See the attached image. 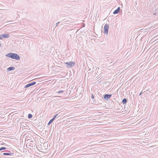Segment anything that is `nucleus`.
<instances>
[{"label":"nucleus","instance_id":"obj_1","mask_svg":"<svg viewBox=\"0 0 158 158\" xmlns=\"http://www.w3.org/2000/svg\"><path fill=\"white\" fill-rule=\"evenodd\" d=\"M7 57L10 58L12 59L19 60L20 59L19 56L15 53H9L6 55Z\"/></svg>","mask_w":158,"mask_h":158},{"label":"nucleus","instance_id":"obj_2","mask_svg":"<svg viewBox=\"0 0 158 158\" xmlns=\"http://www.w3.org/2000/svg\"><path fill=\"white\" fill-rule=\"evenodd\" d=\"M65 64L67 65L68 68H71L75 65V63L73 61H70L68 62H66Z\"/></svg>","mask_w":158,"mask_h":158},{"label":"nucleus","instance_id":"obj_3","mask_svg":"<svg viewBox=\"0 0 158 158\" xmlns=\"http://www.w3.org/2000/svg\"><path fill=\"white\" fill-rule=\"evenodd\" d=\"M109 28V25L106 24L104 27V33L105 34H107L108 32V29Z\"/></svg>","mask_w":158,"mask_h":158},{"label":"nucleus","instance_id":"obj_4","mask_svg":"<svg viewBox=\"0 0 158 158\" xmlns=\"http://www.w3.org/2000/svg\"><path fill=\"white\" fill-rule=\"evenodd\" d=\"M112 94H106L104 95L102 97L103 98V99H104L105 100L107 101L110 98Z\"/></svg>","mask_w":158,"mask_h":158},{"label":"nucleus","instance_id":"obj_5","mask_svg":"<svg viewBox=\"0 0 158 158\" xmlns=\"http://www.w3.org/2000/svg\"><path fill=\"white\" fill-rule=\"evenodd\" d=\"M36 82L35 81H33V82H31L29 84H28L24 86V88H28L31 86L35 85L36 84Z\"/></svg>","mask_w":158,"mask_h":158},{"label":"nucleus","instance_id":"obj_6","mask_svg":"<svg viewBox=\"0 0 158 158\" xmlns=\"http://www.w3.org/2000/svg\"><path fill=\"white\" fill-rule=\"evenodd\" d=\"M120 8L119 7H118V8L115 10L113 12V14H118L120 11Z\"/></svg>","mask_w":158,"mask_h":158},{"label":"nucleus","instance_id":"obj_7","mask_svg":"<svg viewBox=\"0 0 158 158\" xmlns=\"http://www.w3.org/2000/svg\"><path fill=\"white\" fill-rule=\"evenodd\" d=\"M2 38H8L10 37L9 35L8 34H3L2 35H1Z\"/></svg>","mask_w":158,"mask_h":158},{"label":"nucleus","instance_id":"obj_8","mask_svg":"<svg viewBox=\"0 0 158 158\" xmlns=\"http://www.w3.org/2000/svg\"><path fill=\"white\" fill-rule=\"evenodd\" d=\"M15 68L14 67H10L7 68V69L8 71H10L15 70Z\"/></svg>","mask_w":158,"mask_h":158},{"label":"nucleus","instance_id":"obj_9","mask_svg":"<svg viewBox=\"0 0 158 158\" xmlns=\"http://www.w3.org/2000/svg\"><path fill=\"white\" fill-rule=\"evenodd\" d=\"M9 153H3V154L4 155H7V156H11L12 155L13 153H10V152H9Z\"/></svg>","mask_w":158,"mask_h":158},{"label":"nucleus","instance_id":"obj_10","mask_svg":"<svg viewBox=\"0 0 158 158\" xmlns=\"http://www.w3.org/2000/svg\"><path fill=\"white\" fill-rule=\"evenodd\" d=\"M122 102L123 104H126L127 102V99L126 98H124L122 100Z\"/></svg>","mask_w":158,"mask_h":158},{"label":"nucleus","instance_id":"obj_11","mask_svg":"<svg viewBox=\"0 0 158 158\" xmlns=\"http://www.w3.org/2000/svg\"><path fill=\"white\" fill-rule=\"evenodd\" d=\"M28 118H32V114H29L28 115Z\"/></svg>","mask_w":158,"mask_h":158},{"label":"nucleus","instance_id":"obj_12","mask_svg":"<svg viewBox=\"0 0 158 158\" xmlns=\"http://www.w3.org/2000/svg\"><path fill=\"white\" fill-rule=\"evenodd\" d=\"M53 121L52 119H51L49 122L48 123V125H50L51 123H52L53 122Z\"/></svg>","mask_w":158,"mask_h":158},{"label":"nucleus","instance_id":"obj_13","mask_svg":"<svg viewBox=\"0 0 158 158\" xmlns=\"http://www.w3.org/2000/svg\"><path fill=\"white\" fill-rule=\"evenodd\" d=\"M6 149V148L5 147H1L0 148V151H1L2 150H5Z\"/></svg>","mask_w":158,"mask_h":158},{"label":"nucleus","instance_id":"obj_14","mask_svg":"<svg viewBox=\"0 0 158 158\" xmlns=\"http://www.w3.org/2000/svg\"><path fill=\"white\" fill-rule=\"evenodd\" d=\"M63 92H64V91L63 90H60V91H58L57 92V93H58V94H60L61 93Z\"/></svg>","mask_w":158,"mask_h":158},{"label":"nucleus","instance_id":"obj_15","mask_svg":"<svg viewBox=\"0 0 158 158\" xmlns=\"http://www.w3.org/2000/svg\"><path fill=\"white\" fill-rule=\"evenodd\" d=\"M91 98L92 99H93L94 98V96L92 94H91Z\"/></svg>","mask_w":158,"mask_h":158},{"label":"nucleus","instance_id":"obj_16","mask_svg":"<svg viewBox=\"0 0 158 158\" xmlns=\"http://www.w3.org/2000/svg\"><path fill=\"white\" fill-rule=\"evenodd\" d=\"M60 23V22H59L56 24V27Z\"/></svg>","mask_w":158,"mask_h":158},{"label":"nucleus","instance_id":"obj_17","mask_svg":"<svg viewBox=\"0 0 158 158\" xmlns=\"http://www.w3.org/2000/svg\"><path fill=\"white\" fill-rule=\"evenodd\" d=\"M58 114H57L56 115L54 116V118H56L57 116L58 115Z\"/></svg>","mask_w":158,"mask_h":158},{"label":"nucleus","instance_id":"obj_18","mask_svg":"<svg viewBox=\"0 0 158 158\" xmlns=\"http://www.w3.org/2000/svg\"><path fill=\"white\" fill-rule=\"evenodd\" d=\"M2 35H0V40H2Z\"/></svg>","mask_w":158,"mask_h":158},{"label":"nucleus","instance_id":"obj_19","mask_svg":"<svg viewBox=\"0 0 158 158\" xmlns=\"http://www.w3.org/2000/svg\"><path fill=\"white\" fill-rule=\"evenodd\" d=\"M157 11H158V10L157 9H155V12H157Z\"/></svg>","mask_w":158,"mask_h":158},{"label":"nucleus","instance_id":"obj_20","mask_svg":"<svg viewBox=\"0 0 158 158\" xmlns=\"http://www.w3.org/2000/svg\"><path fill=\"white\" fill-rule=\"evenodd\" d=\"M55 118H54V117H53L52 119L53 121H54V119H55Z\"/></svg>","mask_w":158,"mask_h":158},{"label":"nucleus","instance_id":"obj_21","mask_svg":"<svg viewBox=\"0 0 158 158\" xmlns=\"http://www.w3.org/2000/svg\"><path fill=\"white\" fill-rule=\"evenodd\" d=\"M142 91L140 93V94H139V96L141 95V94H142Z\"/></svg>","mask_w":158,"mask_h":158},{"label":"nucleus","instance_id":"obj_22","mask_svg":"<svg viewBox=\"0 0 158 158\" xmlns=\"http://www.w3.org/2000/svg\"><path fill=\"white\" fill-rule=\"evenodd\" d=\"M156 12H155V13H153V15H156Z\"/></svg>","mask_w":158,"mask_h":158},{"label":"nucleus","instance_id":"obj_23","mask_svg":"<svg viewBox=\"0 0 158 158\" xmlns=\"http://www.w3.org/2000/svg\"><path fill=\"white\" fill-rule=\"evenodd\" d=\"M5 144V143H3V144H1L2 145H4Z\"/></svg>","mask_w":158,"mask_h":158},{"label":"nucleus","instance_id":"obj_24","mask_svg":"<svg viewBox=\"0 0 158 158\" xmlns=\"http://www.w3.org/2000/svg\"><path fill=\"white\" fill-rule=\"evenodd\" d=\"M1 46V44L0 43V47Z\"/></svg>","mask_w":158,"mask_h":158}]
</instances>
